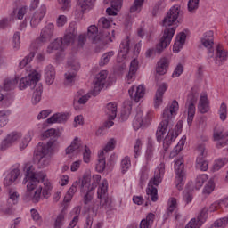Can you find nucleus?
Here are the masks:
<instances>
[{
    "label": "nucleus",
    "mask_w": 228,
    "mask_h": 228,
    "mask_svg": "<svg viewBox=\"0 0 228 228\" xmlns=\"http://www.w3.org/2000/svg\"><path fill=\"white\" fill-rule=\"evenodd\" d=\"M180 12V5H174L171 7L163 20V26L165 28H170V26H174L177 22V19H179Z\"/></svg>",
    "instance_id": "13"
},
{
    "label": "nucleus",
    "mask_w": 228,
    "mask_h": 228,
    "mask_svg": "<svg viewBox=\"0 0 228 228\" xmlns=\"http://www.w3.org/2000/svg\"><path fill=\"white\" fill-rule=\"evenodd\" d=\"M97 198L100 200V209H107V211L114 209L113 201H111V198L108 194V180H103L99 185Z\"/></svg>",
    "instance_id": "9"
},
{
    "label": "nucleus",
    "mask_w": 228,
    "mask_h": 228,
    "mask_svg": "<svg viewBox=\"0 0 228 228\" xmlns=\"http://www.w3.org/2000/svg\"><path fill=\"white\" fill-rule=\"evenodd\" d=\"M69 66L70 67V69L65 73V82L64 85L67 86H70L74 81H76V76L77 74V70L81 69V65H79V62L73 61H68Z\"/></svg>",
    "instance_id": "15"
},
{
    "label": "nucleus",
    "mask_w": 228,
    "mask_h": 228,
    "mask_svg": "<svg viewBox=\"0 0 228 228\" xmlns=\"http://www.w3.org/2000/svg\"><path fill=\"white\" fill-rule=\"evenodd\" d=\"M184 160L183 158L178 159L175 162V172L176 174V188L177 190H183L184 186V179H186V174L184 173Z\"/></svg>",
    "instance_id": "11"
},
{
    "label": "nucleus",
    "mask_w": 228,
    "mask_h": 228,
    "mask_svg": "<svg viewBox=\"0 0 228 228\" xmlns=\"http://www.w3.org/2000/svg\"><path fill=\"white\" fill-rule=\"evenodd\" d=\"M56 141H49L47 144H44L42 142L38 143L37 151L35 152L36 159H38L37 166L39 168H45V167L49 166V158L47 154L53 151V147H54V142Z\"/></svg>",
    "instance_id": "8"
},
{
    "label": "nucleus",
    "mask_w": 228,
    "mask_h": 228,
    "mask_svg": "<svg viewBox=\"0 0 228 228\" xmlns=\"http://www.w3.org/2000/svg\"><path fill=\"white\" fill-rule=\"evenodd\" d=\"M179 110V102L174 100L171 104L167 105L162 113V121L159 123L156 132L157 142H161L165 138L168 126L172 124L173 118L177 115Z\"/></svg>",
    "instance_id": "3"
},
{
    "label": "nucleus",
    "mask_w": 228,
    "mask_h": 228,
    "mask_svg": "<svg viewBox=\"0 0 228 228\" xmlns=\"http://www.w3.org/2000/svg\"><path fill=\"white\" fill-rule=\"evenodd\" d=\"M13 49L19 51L20 49V32H15L12 37Z\"/></svg>",
    "instance_id": "55"
},
{
    "label": "nucleus",
    "mask_w": 228,
    "mask_h": 228,
    "mask_svg": "<svg viewBox=\"0 0 228 228\" xmlns=\"http://www.w3.org/2000/svg\"><path fill=\"white\" fill-rule=\"evenodd\" d=\"M228 58V53L224 48H222V45H217L216 51V65H224L225 61H227Z\"/></svg>",
    "instance_id": "23"
},
{
    "label": "nucleus",
    "mask_w": 228,
    "mask_h": 228,
    "mask_svg": "<svg viewBox=\"0 0 228 228\" xmlns=\"http://www.w3.org/2000/svg\"><path fill=\"white\" fill-rule=\"evenodd\" d=\"M129 38H126L121 42L118 53V60H119V61H124V60H126L127 57V53H129Z\"/></svg>",
    "instance_id": "24"
},
{
    "label": "nucleus",
    "mask_w": 228,
    "mask_h": 228,
    "mask_svg": "<svg viewBox=\"0 0 228 228\" xmlns=\"http://www.w3.org/2000/svg\"><path fill=\"white\" fill-rule=\"evenodd\" d=\"M199 157L201 158V159H204L208 156V150H206V145L204 144H200L197 148Z\"/></svg>",
    "instance_id": "59"
},
{
    "label": "nucleus",
    "mask_w": 228,
    "mask_h": 228,
    "mask_svg": "<svg viewBox=\"0 0 228 228\" xmlns=\"http://www.w3.org/2000/svg\"><path fill=\"white\" fill-rule=\"evenodd\" d=\"M129 167H131V159H129V157H125L121 160L122 173L126 174V172H127V170L129 169Z\"/></svg>",
    "instance_id": "56"
},
{
    "label": "nucleus",
    "mask_w": 228,
    "mask_h": 228,
    "mask_svg": "<svg viewBox=\"0 0 228 228\" xmlns=\"http://www.w3.org/2000/svg\"><path fill=\"white\" fill-rule=\"evenodd\" d=\"M45 83L48 86L53 85L54 83V79H56V70L54 69V67L51 64L46 66L45 69Z\"/></svg>",
    "instance_id": "26"
},
{
    "label": "nucleus",
    "mask_w": 228,
    "mask_h": 228,
    "mask_svg": "<svg viewBox=\"0 0 228 228\" xmlns=\"http://www.w3.org/2000/svg\"><path fill=\"white\" fill-rule=\"evenodd\" d=\"M65 210H62L54 222V228H61L63 227V224H65Z\"/></svg>",
    "instance_id": "46"
},
{
    "label": "nucleus",
    "mask_w": 228,
    "mask_h": 228,
    "mask_svg": "<svg viewBox=\"0 0 228 228\" xmlns=\"http://www.w3.org/2000/svg\"><path fill=\"white\" fill-rule=\"evenodd\" d=\"M199 100V93L194 90L191 91V94L187 97V101L185 103V108H187V122L189 126H191L193 122V118H195V104H197V101Z\"/></svg>",
    "instance_id": "10"
},
{
    "label": "nucleus",
    "mask_w": 228,
    "mask_h": 228,
    "mask_svg": "<svg viewBox=\"0 0 228 228\" xmlns=\"http://www.w3.org/2000/svg\"><path fill=\"white\" fill-rule=\"evenodd\" d=\"M185 42H186V33L180 32L176 36V39L173 45V51L175 53H179V51H181V49L184 46Z\"/></svg>",
    "instance_id": "28"
},
{
    "label": "nucleus",
    "mask_w": 228,
    "mask_h": 228,
    "mask_svg": "<svg viewBox=\"0 0 228 228\" xmlns=\"http://www.w3.org/2000/svg\"><path fill=\"white\" fill-rule=\"evenodd\" d=\"M80 213H81V208L76 207L75 208V214H76V216L70 221L69 228H74L75 225H77V223L79 222V214Z\"/></svg>",
    "instance_id": "51"
},
{
    "label": "nucleus",
    "mask_w": 228,
    "mask_h": 228,
    "mask_svg": "<svg viewBox=\"0 0 228 228\" xmlns=\"http://www.w3.org/2000/svg\"><path fill=\"white\" fill-rule=\"evenodd\" d=\"M140 149H142V141L137 139L134 146V158H138V156H140Z\"/></svg>",
    "instance_id": "63"
},
{
    "label": "nucleus",
    "mask_w": 228,
    "mask_h": 228,
    "mask_svg": "<svg viewBox=\"0 0 228 228\" xmlns=\"http://www.w3.org/2000/svg\"><path fill=\"white\" fill-rule=\"evenodd\" d=\"M81 183H82L81 179L75 181L71 185V187L69 189L68 193L74 196L76 194V191H77L78 186L80 187V190H81Z\"/></svg>",
    "instance_id": "57"
},
{
    "label": "nucleus",
    "mask_w": 228,
    "mask_h": 228,
    "mask_svg": "<svg viewBox=\"0 0 228 228\" xmlns=\"http://www.w3.org/2000/svg\"><path fill=\"white\" fill-rule=\"evenodd\" d=\"M213 31L206 32L201 38V44L206 49H208V58H213L215 56V50L213 49V45L215 42L213 41Z\"/></svg>",
    "instance_id": "18"
},
{
    "label": "nucleus",
    "mask_w": 228,
    "mask_h": 228,
    "mask_svg": "<svg viewBox=\"0 0 228 228\" xmlns=\"http://www.w3.org/2000/svg\"><path fill=\"white\" fill-rule=\"evenodd\" d=\"M168 89V84L162 83L159 88L157 89L156 94H155V108H159L161 104H163V95H165V93Z\"/></svg>",
    "instance_id": "22"
},
{
    "label": "nucleus",
    "mask_w": 228,
    "mask_h": 228,
    "mask_svg": "<svg viewBox=\"0 0 228 228\" xmlns=\"http://www.w3.org/2000/svg\"><path fill=\"white\" fill-rule=\"evenodd\" d=\"M115 139H110L108 143L106 144L105 148H104V151L105 152H111V151H113V149H115Z\"/></svg>",
    "instance_id": "64"
},
{
    "label": "nucleus",
    "mask_w": 228,
    "mask_h": 228,
    "mask_svg": "<svg viewBox=\"0 0 228 228\" xmlns=\"http://www.w3.org/2000/svg\"><path fill=\"white\" fill-rule=\"evenodd\" d=\"M106 168V158L104 157V151H102L98 155V163L96 164V170L98 172H104Z\"/></svg>",
    "instance_id": "38"
},
{
    "label": "nucleus",
    "mask_w": 228,
    "mask_h": 228,
    "mask_svg": "<svg viewBox=\"0 0 228 228\" xmlns=\"http://www.w3.org/2000/svg\"><path fill=\"white\" fill-rule=\"evenodd\" d=\"M198 110L201 113H208L209 111V100H208V94L206 93L201 94L200 97Z\"/></svg>",
    "instance_id": "32"
},
{
    "label": "nucleus",
    "mask_w": 228,
    "mask_h": 228,
    "mask_svg": "<svg viewBox=\"0 0 228 228\" xmlns=\"http://www.w3.org/2000/svg\"><path fill=\"white\" fill-rule=\"evenodd\" d=\"M92 154V151H90V148L88 146L84 147V153H83V159L85 163H90V156Z\"/></svg>",
    "instance_id": "61"
},
{
    "label": "nucleus",
    "mask_w": 228,
    "mask_h": 228,
    "mask_svg": "<svg viewBox=\"0 0 228 228\" xmlns=\"http://www.w3.org/2000/svg\"><path fill=\"white\" fill-rule=\"evenodd\" d=\"M181 129H183V122L179 121L174 130H169L167 134L166 135L164 141H163V147L164 151H168V147L172 145V142L179 136V134L181 133Z\"/></svg>",
    "instance_id": "16"
},
{
    "label": "nucleus",
    "mask_w": 228,
    "mask_h": 228,
    "mask_svg": "<svg viewBox=\"0 0 228 228\" xmlns=\"http://www.w3.org/2000/svg\"><path fill=\"white\" fill-rule=\"evenodd\" d=\"M175 29H177V27L175 26L167 28L166 29H164V34L160 38V41L156 45V49L149 48L146 51V58L152 57L154 53H157V54H161V53H163V51H165V49H167V47L170 45V42H172V38H174V35H175Z\"/></svg>",
    "instance_id": "5"
},
{
    "label": "nucleus",
    "mask_w": 228,
    "mask_h": 228,
    "mask_svg": "<svg viewBox=\"0 0 228 228\" xmlns=\"http://www.w3.org/2000/svg\"><path fill=\"white\" fill-rule=\"evenodd\" d=\"M138 71V60L134 59L130 62V68L128 74L126 76V79L128 81V84H131V82L134 81V78L136 77V72Z\"/></svg>",
    "instance_id": "29"
},
{
    "label": "nucleus",
    "mask_w": 228,
    "mask_h": 228,
    "mask_svg": "<svg viewBox=\"0 0 228 228\" xmlns=\"http://www.w3.org/2000/svg\"><path fill=\"white\" fill-rule=\"evenodd\" d=\"M206 181H208V175H206V174L199 175L196 177L195 189L196 190H200V188H202V186L204 185Z\"/></svg>",
    "instance_id": "44"
},
{
    "label": "nucleus",
    "mask_w": 228,
    "mask_h": 228,
    "mask_svg": "<svg viewBox=\"0 0 228 228\" xmlns=\"http://www.w3.org/2000/svg\"><path fill=\"white\" fill-rule=\"evenodd\" d=\"M59 6L61 12H69L72 7V4L70 0H58Z\"/></svg>",
    "instance_id": "49"
},
{
    "label": "nucleus",
    "mask_w": 228,
    "mask_h": 228,
    "mask_svg": "<svg viewBox=\"0 0 228 228\" xmlns=\"http://www.w3.org/2000/svg\"><path fill=\"white\" fill-rule=\"evenodd\" d=\"M176 208L177 200L175 198H171L168 201L167 215H172Z\"/></svg>",
    "instance_id": "54"
},
{
    "label": "nucleus",
    "mask_w": 228,
    "mask_h": 228,
    "mask_svg": "<svg viewBox=\"0 0 228 228\" xmlns=\"http://www.w3.org/2000/svg\"><path fill=\"white\" fill-rule=\"evenodd\" d=\"M14 15H16V19L19 20H22L24 19V15L28 13V7H21L18 10L13 11Z\"/></svg>",
    "instance_id": "53"
},
{
    "label": "nucleus",
    "mask_w": 228,
    "mask_h": 228,
    "mask_svg": "<svg viewBox=\"0 0 228 228\" xmlns=\"http://www.w3.org/2000/svg\"><path fill=\"white\" fill-rule=\"evenodd\" d=\"M19 175H20V170L19 168H14L9 172L6 177L4 179V185L8 187L12 186L13 183L19 179Z\"/></svg>",
    "instance_id": "25"
},
{
    "label": "nucleus",
    "mask_w": 228,
    "mask_h": 228,
    "mask_svg": "<svg viewBox=\"0 0 228 228\" xmlns=\"http://www.w3.org/2000/svg\"><path fill=\"white\" fill-rule=\"evenodd\" d=\"M227 163H228L227 158L218 159L215 160L211 170L213 172H218V170H220L222 167H224V165H227Z\"/></svg>",
    "instance_id": "42"
},
{
    "label": "nucleus",
    "mask_w": 228,
    "mask_h": 228,
    "mask_svg": "<svg viewBox=\"0 0 228 228\" xmlns=\"http://www.w3.org/2000/svg\"><path fill=\"white\" fill-rule=\"evenodd\" d=\"M128 94L132 101H134V102H140V99H142L145 95V86H133L129 88Z\"/></svg>",
    "instance_id": "21"
},
{
    "label": "nucleus",
    "mask_w": 228,
    "mask_h": 228,
    "mask_svg": "<svg viewBox=\"0 0 228 228\" xmlns=\"http://www.w3.org/2000/svg\"><path fill=\"white\" fill-rule=\"evenodd\" d=\"M45 13H47V7L45 5H41L30 19V26L31 28H37L42 22L43 19L45 17Z\"/></svg>",
    "instance_id": "20"
},
{
    "label": "nucleus",
    "mask_w": 228,
    "mask_h": 228,
    "mask_svg": "<svg viewBox=\"0 0 228 228\" xmlns=\"http://www.w3.org/2000/svg\"><path fill=\"white\" fill-rule=\"evenodd\" d=\"M10 115L9 110L0 111V129H3L6 124H8V116Z\"/></svg>",
    "instance_id": "47"
},
{
    "label": "nucleus",
    "mask_w": 228,
    "mask_h": 228,
    "mask_svg": "<svg viewBox=\"0 0 228 228\" xmlns=\"http://www.w3.org/2000/svg\"><path fill=\"white\" fill-rule=\"evenodd\" d=\"M69 120V114L56 113L47 119L48 124H63Z\"/></svg>",
    "instance_id": "30"
},
{
    "label": "nucleus",
    "mask_w": 228,
    "mask_h": 228,
    "mask_svg": "<svg viewBox=\"0 0 228 228\" xmlns=\"http://www.w3.org/2000/svg\"><path fill=\"white\" fill-rule=\"evenodd\" d=\"M200 0H189L188 10L191 13H193L196 10H199V3Z\"/></svg>",
    "instance_id": "58"
},
{
    "label": "nucleus",
    "mask_w": 228,
    "mask_h": 228,
    "mask_svg": "<svg viewBox=\"0 0 228 228\" xmlns=\"http://www.w3.org/2000/svg\"><path fill=\"white\" fill-rule=\"evenodd\" d=\"M86 191V193L84 195V204L86 206V204H90L92 202V200L94 199V190L90 188H85Z\"/></svg>",
    "instance_id": "50"
},
{
    "label": "nucleus",
    "mask_w": 228,
    "mask_h": 228,
    "mask_svg": "<svg viewBox=\"0 0 228 228\" xmlns=\"http://www.w3.org/2000/svg\"><path fill=\"white\" fill-rule=\"evenodd\" d=\"M22 138V134L19 132H12L9 134L0 143V151H4L10 149L12 145Z\"/></svg>",
    "instance_id": "17"
},
{
    "label": "nucleus",
    "mask_w": 228,
    "mask_h": 228,
    "mask_svg": "<svg viewBox=\"0 0 228 228\" xmlns=\"http://www.w3.org/2000/svg\"><path fill=\"white\" fill-rule=\"evenodd\" d=\"M110 3L111 7L107 8L106 12L108 15H117V12L122 8V0H105Z\"/></svg>",
    "instance_id": "31"
},
{
    "label": "nucleus",
    "mask_w": 228,
    "mask_h": 228,
    "mask_svg": "<svg viewBox=\"0 0 228 228\" xmlns=\"http://www.w3.org/2000/svg\"><path fill=\"white\" fill-rule=\"evenodd\" d=\"M219 114L221 120H225L227 118V105L225 103H222L219 109Z\"/></svg>",
    "instance_id": "60"
},
{
    "label": "nucleus",
    "mask_w": 228,
    "mask_h": 228,
    "mask_svg": "<svg viewBox=\"0 0 228 228\" xmlns=\"http://www.w3.org/2000/svg\"><path fill=\"white\" fill-rule=\"evenodd\" d=\"M169 63L170 61L167 57L160 59L156 69L157 74H159V76H164V74H167Z\"/></svg>",
    "instance_id": "33"
},
{
    "label": "nucleus",
    "mask_w": 228,
    "mask_h": 228,
    "mask_svg": "<svg viewBox=\"0 0 228 228\" xmlns=\"http://www.w3.org/2000/svg\"><path fill=\"white\" fill-rule=\"evenodd\" d=\"M40 77H42V75L37 71H32L27 77H22L20 81V90H26L28 86L31 89L34 88L35 91L32 97L33 104H38L42 99L44 87L41 83H38L40 81Z\"/></svg>",
    "instance_id": "4"
},
{
    "label": "nucleus",
    "mask_w": 228,
    "mask_h": 228,
    "mask_svg": "<svg viewBox=\"0 0 228 228\" xmlns=\"http://www.w3.org/2000/svg\"><path fill=\"white\" fill-rule=\"evenodd\" d=\"M17 83H19V78H5L4 80V91L10 92V90H14L15 86H17Z\"/></svg>",
    "instance_id": "37"
},
{
    "label": "nucleus",
    "mask_w": 228,
    "mask_h": 228,
    "mask_svg": "<svg viewBox=\"0 0 228 228\" xmlns=\"http://www.w3.org/2000/svg\"><path fill=\"white\" fill-rule=\"evenodd\" d=\"M183 72H184V67L183 66V64H177L172 74V77H179V76H181Z\"/></svg>",
    "instance_id": "62"
},
{
    "label": "nucleus",
    "mask_w": 228,
    "mask_h": 228,
    "mask_svg": "<svg viewBox=\"0 0 228 228\" xmlns=\"http://www.w3.org/2000/svg\"><path fill=\"white\" fill-rule=\"evenodd\" d=\"M113 56H115L114 51L103 53L100 60V67H104V65H108V63H110V61L111 60V58H113Z\"/></svg>",
    "instance_id": "41"
},
{
    "label": "nucleus",
    "mask_w": 228,
    "mask_h": 228,
    "mask_svg": "<svg viewBox=\"0 0 228 228\" xmlns=\"http://www.w3.org/2000/svg\"><path fill=\"white\" fill-rule=\"evenodd\" d=\"M33 136V132H28V134L22 139L21 142L20 143V151H24L29 142H31V137Z\"/></svg>",
    "instance_id": "48"
},
{
    "label": "nucleus",
    "mask_w": 228,
    "mask_h": 228,
    "mask_svg": "<svg viewBox=\"0 0 228 228\" xmlns=\"http://www.w3.org/2000/svg\"><path fill=\"white\" fill-rule=\"evenodd\" d=\"M87 37L93 44H97L99 40V28L95 25H91L87 29Z\"/></svg>",
    "instance_id": "36"
},
{
    "label": "nucleus",
    "mask_w": 228,
    "mask_h": 228,
    "mask_svg": "<svg viewBox=\"0 0 228 228\" xmlns=\"http://www.w3.org/2000/svg\"><path fill=\"white\" fill-rule=\"evenodd\" d=\"M144 3L145 0H134L132 6H130V13H140Z\"/></svg>",
    "instance_id": "39"
},
{
    "label": "nucleus",
    "mask_w": 228,
    "mask_h": 228,
    "mask_svg": "<svg viewBox=\"0 0 228 228\" xmlns=\"http://www.w3.org/2000/svg\"><path fill=\"white\" fill-rule=\"evenodd\" d=\"M54 35V24L48 23L41 30L39 37L31 44L30 49L32 52L29 53L19 64L20 69H24L26 65L31 63L35 58V51H38L39 47H42L43 44L49 42Z\"/></svg>",
    "instance_id": "2"
},
{
    "label": "nucleus",
    "mask_w": 228,
    "mask_h": 228,
    "mask_svg": "<svg viewBox=\"0 0 228 228\" xmlns=\"http://www.w3.org/2000/svg\"><path fill=\"white\" fill-rule=\"evenodd\" d=\"M102 224L100 222L94 223V217L87 216L84 228H101Z\"/></svg>",
    "instance_id": "45"
},
{
    "label": "nucleus",
    "mask_w": 228,
    "mask_h": 228,
    "mask_svg": "<svg viewBox=\"0 0 228 228\" xmlns=\"http://www.w3.org/2000/svg\"><path fill=\"white\" fill-rule=\"evenodd\" d=\"M107 78H108V71L107 70L100 71L94 81V89L89 93H87L86 94L81 95V97L78 99V104H86V102H88V99H90L92 95L93 97H97V94H100L102 88H104Z\"/></svg>",
    "instance_id": "6"
},
{
    "label": "nucleus",
    "mask_w": 228,
    "mask_h": 228,
    "mask_svg": "<svg viewBox=\"0 0 228 228\" xmlns=\"http://www.w3.org/2000/svg\"><path fill=\"white\" fill-rule=\"evenodd\" d=\"M101 183V175H94L92 177L90 174H85L81 182V191H85V188H89L90 190H94L97 188V184Z\"/></svg>",
    "instance_id": "14"
},
{
    "label": "nucleus",
    "mask_w": 228,
    "mask_h": 228,
    "mask_svg": "<svg viewBox=\"0 0 228 228\" xmlns=\"http://www.w3.org/2000/svg\"><path fill=\"white\" fill-rule=\"evenodd\" d=\"M63 49H65V45L63 44V38L58 37L53 42L49 44L46 53H48V54H51L54 53V51H59V50L63 51Z\"/></svg>",
    "instance_id": "27"
},
{
    "label": "nucleus",
    "mask_w": 228,
    "mask_h": 228,
    "mask_svg": "<svg viewBox=\"0 0 228 228\" xmlns=\"http://www.w3.org/2000/svg\"><path fill=\"white\" fill-rule=\"evenodd\" d=\"M209 166V162H208L207 160H205L202 158H198L196 159V168H198V170H201L202 172H206V170H208Z\"/></svg>",
    "instance_id": "43"
},
{
    "label": "nucleus",
    "mask_w": 228,
    "mask_h": 228,
    "mask_svg": "<svg viewBox=\"0 0 228 228\" xmlns=\"http://www.w3.org/2000/svg\"><path fill=\"white\" fill-rule=\"evenodd\" d=\"M77 25L76 23H70L68 29L66 30V34L62 39L64 44V47H69L70 44H74V40H76V37H77Z\"/></svg>",
    "instance_id": "19"
},
{
    "label": "nucleus",
    "mask_w": 228,
    "mask_h": 228,
    "mask_svg": "<svg viewBox=\"0 0 228 228\" xmlns=\"http://www.w3.org/2000/svg\"><path fill=\"white\" fill-rule=\"evenodd\" d=\"M214 140L218 142L216 144L217 149H224V151H228V132L224 134V128L216 126L214 128Z\"/></svg>",
    "instance_id": "12"
},
{
    "label": "nucleus",
    "mask_w": 228,
    "mask_h": 228,
    "mask_svg": "<svg viewBox=\"0 0 228 228\" xmlns=\"http://www.w3.org/2000/svg\"><path fill=\"white\" fill-rule=\"evenodd\" d=\"M83 146L79 142V138L76 137L71 142V145L66 149V154H72L73 152H81Z\"/></svg>",
    "instance_id": "34"
},
{
    "label": "nucleus",
    "mask_w": 228,
    "mask_h": 228,
    "mask_svg": "<svg viewBox=\"0 0 228 228\" xmlns=\"http://www.w3.org/2000/svg\"><path fill=\"white\" fill-rule=\"evenodd\" d=\"M58 138V136H60V134H58V131L54 128H51L46 130L45 132L43 133V139L46 140V138Z\"/></svg>",
    "instance_id": "52"
},
{
    "label": "nucleus",
    "mask_w": 228,
    "mask_h": 228,
    "mask_svg": "<svg viewBox=\"0 0 228 228\" xmlns=\"http://www.w3.org/2000/svg\"><path fill=\"white\" fill-rule=\"evenodd\" d=\"M106 115L110 120H115L117 118V103L110 102L106 106Z\"/></svg>",
    "instance_id": "35"
},
{
    "label": "nucleus",
    "mask_w": 228,
    "mask_h": 228,
    "mask_svg": "<svg viewBox=\"0 0 228 228\" xmlns=\"http://www.w3.org/2000/svg\"><path fill=\"white\" fill-rule=\"evenodd\" d=\"M165 174V164L161 163L157 167L154 176L150 180L148 188L146 190L147 195H149L152 202H158V189L154 186H159L161 183L163 175Z\"/></svg>",
    "instance_id": "7"
},
{
    "label": "nucleus",
    "mask_w": 228,
    "mask_h": 228,
    "mask_svg": "<svg viewBox=\"0 0 228 228\" xmlns=\"http://www.w3.org/2000/svg\"><path fill=\"white\" fill-rule=\"evenodd\" d=\"M45 179V174L44 172L36 173L35 167L31 165H27L25 167V178L23 180V184H27L28 197H31V191H33V190H36L32 197V200L35 204L40 202L41 195L44 197V199H49V196L51 195V190H53V187L51 186V182H44L45 187L43 189V191L42 186H38V184H40V181H44Z\"/></svg>",
    "instance_id": "1"
},
{
    "label": "nucleus",
    "mask_w": 228,
    "mask_h": 228,
    "mask_svg": "<svg viewBox=\"0 0 228 228\" xmlns=\"http://www.w3.org/2000/svg\"><path fill=\"white\" fill-rule=\"evenodd\" d=\"M143 112L139 111L137 112L134 121H133V127L135 131H138L142 126H143Z\"/></svg>",
    "instance_id": "40"
}]
</instances>
